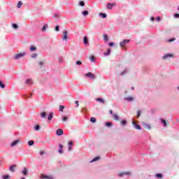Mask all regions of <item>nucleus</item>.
I'll return each instance as SVG.
<instances>
[{"instance_id": "f257e3e1", "label": "nucleus", "mask_w": 179, "mask_h": 179, "mask_svg": "<svg viewBox=\"0 0 179 179\" xmlns=\"http://www.w3.org/2000/svg\"><path fill=\"white\" fill-rule=\"evenodd\" d=\"M24 55H26V52H21V53H17L16 55H15L13 58V59H20V58H23V57H24Z\"/></svg>"}, {"instance_id": "f03ea898", "label": "nucleus", "mask_w": 179, "mask_h": 179, "mask_svg": "<svg viewBox=\"0 0 179 179\" xmlns=\"http://www.w3.org/2000/svg\"><path fill=\"white\" fill-rule=\"evenodd\" d=\"M131 40L129 39H124L122 42L120 43V47L124 48V45H127V44L129 43Z\"/></svg>"}, {"instance_id": "7ed1b4c3", "label": "nucleus", "mask_w": 179, "mask_h": 179, "mask_svg": "<svg viewBox=\"0 0 179 179\" xmlns=\"http://www.w3.org/2000/svg\"><path fill=\"white\" fill-rule=\"evenodd\" d=\"M85 76H86V78H90V79H96V75L93 74L92 72L85 73Z\"/></svg>"}, {"instance_id": "20e7f679", "label": "nucleus", "mask_w": 179, "mask_h": 179, "mask_svg": "<svg viewBox=\"0 0 179 179\" xmlns=\"http://www.w3.org/2000/svg\"><path fill=\"white\" fill-rule=\"evenodd\" d=\"M62 40H63V41L68 40V31L64 30L63 31Z\"/></svg>"}, {"instance_id": "39448f33", "label": "nucleus", "mask_w": 179, "mask_h": 179, "mask_svg": "<svg viewBox=\"0 0 179 179\" xmlns=\"http://www.w3.org/2000/svg\"><path fill=\"white\" fill-rule=\"evenodd\" d=\"M25 85H27V86H31V85H33V80L31 78L25 80Z\"/></svg>"}, {"instance_id": "423d86ee", "label": "nucleus", "mask_w": 179, "mask_h": 179, "mask_svg": "<svg viewBox=\"0 0 179 179\" xmlns=\"http://www.w3.org/2000/svg\"><path fill=\"white\" fill-rule=\"evenodd\" d=\"M41 179H54V177H52V176H48V175L42 174L41 176Z\"/></svg>"}, {"instance_id": "0eeeda50", "label": "nucleus", "mask_w": 179, "mask_h": 179, "mask_svg": "<svg viewBox=\"0 0 179 179\" xmlns=\"http://www.w3.org/2000/svg\"><path fill=\"white\" fill-rule=\"evenodd\" d=\"M83 44L84 45H89V38L87 36H85L83 38Z\"/></svg>"}, {"instance_id": "6e6552de", "label": "nucleus", "mask_w": 179, "mask_h": 179, "mask_svg": "<svg viewBox=\"0 0 179 179\" xmlns=\"http://www.w3.org/2000/svg\"><path fill=\"white\" fill-rule=\"evenodd\" d=\"M22 174L24 176L29 175V169H27V167L23 168V170L22 171Z\"/></svg>"}, {"instance_id": "1a4fd4ad", "label": "nucleus", "mask_w": 179, "mask_h": 179, "mask_svg": "<svg viewBox=\"0 0 179 179\" xmlns=\"http://www.w3.org/2000/svg\"><path fill=\"white\" fill-rule=\"evenodd\" d=\"M173 57H174V55L173 54L171 53H168L166 54L165 55L163 56V59H167L169 58H173Z\"/></svg>"}, {"instance_id": "9d476101", "label": "nucleus", "mask_w": 179, "mask_h": 179, "mask_svg": "<svg viewBox=\"0 0 179 179\" xmlns=\"http://www.w3.org/2000/svg\"><path fill=\"white\" fill-rule=\"evenodd\" d=\"M56 135L57 136H62V135H64V130L62 129H59L56 131Z\"/></svg>"}, {"instance_id": "9b49d317", "label": "nucleus", "mask_w": 179, "mask_h": 179, "mask_svg": "<svg viewBox=\"0 0 179 179\" xmlns=\"http://www.w3.org/2000/svg\"><path fill=\"white\" fill-rule=\"evenodd\" d=\"M59 148L58 153L62 155V153H64V145L62 144H59Z\"/></svg>"}, {"instance_id": "f8f14e48", "label": "nucleus", "mask_w": 179, "mask_h": 179, "mask_svg": "<svg viewBox=\"0 0 179 179\" xmlns=\"http://www.w3.org/2000/svg\"><path fill=\"white\" fill-rule=\"evenodd\" d=\"M19 142H20V140H19V139L13 141L10 144L11 148H14V146H16V145H17V143H19Z\"/></svg>"}, {"instance_id": "ddd939ff", "label": "nucleus", "mask_w": 179, "mask_h": 179, "mask_svg": "<svg viewBox=\"0 0 179 179\" xmlns=\"http://www.w3.org/2000/svg\"><path fill=\"white\" fill-rule=\"evenodd\" d=\"M113 6H115V3H108L107 5H106V8L107 9H113Z\"/></svg>"}, {"instance_id": "4468645a", "label": "nucleus", "mask_w": 179, "mask_h": 179, "mask_svg": "<svg viewBox=\"0 0 179 179\" xmlns=\"http://www.w3.org/2000/svg\"><path fill=\"white\" fill-rule=\"evenodd\" d=\"M54 117V113L52 112H50L49 114H48V121H51L52 120V117Z\"/></svg>"}, {"instance_id": "2eb2a0df", "label": "nucleus", "mask_w": 179, "mask_h": 179, "mask_svg": "<svg viewBox=\"0 0 179 179\" xmlns=\"http://www.w3.org/2000/svg\"><path fill=\"white\" fill-rule=\"evenodd\" d=\"M130 174L129 172H122L119 173V177H124V176H129Z\"/></svg>"}, {"instance_id": "dca6fc26", "label": "nucleus", "mask_w": 179, "mask_h": 179, "mask_svg": "<svg viewBox=\"0 0 179 179\" xmlns=\"http://www.w3.org/2000/svg\"><path fill=\"white\" fill-rule=\"evenodd\" d=\"M68 145H69L68 150H69V152H71L72 150V145H73V142L69 141Z\"/></svg>"}, {"instance_id": "f3484780", "label": "nucleus", "mask_w": 179, "mask_h": 179, "mask_svg": "<svg viewBox=\"0 0 179 179\" xmlns=\"http://www.w3.org/2000/svg\"><path fill=\"white\" fill-rule=\"evenodd\" d=\"M96 101H99V103H101L102 104H104L106 103V101H104L103 98H100V97L96 98Z\"/></svg>"}, {"instance_id": "a211bd4d", "label": "nucleus", "mask_w": 179, "mask_h": 179, "mask_svg": "<svg viewBox=\"0 0 179 179\" xmlns=\"http://www.w3.org/2000/svg\"><path fill=\"white\" fill-rule=\"evenodd\" d=\"M132 124H133V125H134L136 129H138L139 131H141V129H142V127H141V125L136 124L135 123V122H132Z\"/></svg>"}, {"instance_id": "6ab92c4d", "label": "nucleus", "mask_w": 179, "mask_h": 179, "mask_svg": "<svg viewBox=\"0 0 179 179\" xmlns=\"http://www.w3.org/2000/svg\"><path fill=\"white\" fill-rule=\"evenodd\" d=\"M124 100H125V101H129V102L134 101V97H132V96H127V97H125L124 99Z\"/></svg>"}, {"instance_id": "aec40b11", "label": "nucleus", "mask_w": 179, "mask_h": 179, "mask_svg": "<svg viewBox=\"0 0 179 179\" xmlns=\"http://www.w3.org/2000/svg\"><path fill=\"white\" fill-rule=\"evenodd\" d=\"M41 117L43 119L47 118V112H41L40 113Z\"/></svg>"}, {"instance_id": "412c9836", "label": "nucleus", "mask_w": 179, "mask_h": 179, "mask_svg": "<svg viewBox=\"0 0 179 179\" xmlns=\"http://www.w3.org/2000/svg\"><path fill=\"white\" fill-rule=\"evenodd\" d=\"M160 121L162 125L164 127V128H166V127H167V122H166V120L161 118Z\"/></svg>"}, {"instance_id": "4be33fe9", "label": "nucleus", "mask_w": 179, "mask_h": 179, "mask_svg": "<svg viewBox=\"0 0 179 179\" xmlns=\"http://www.w3.org/2000/svg\"><path fill=\"white\" fill-rule=\"evenodd\" d=\"M99 16H100V17H102V19H106V17H107V14L104 13H99Z\"/></svg>"}, {"instance_id": "5701e85b", "label": "nucleus", "mask_w": 179, "mask_h": 179, "mask_svg": "<svg viewBox=\"0 0 179 179\" xmlns=\"http://www.w3.org/2000/svg\"><path fill=\"white\" fill-rule=\"evenodd\" d=\"M98 160H100V157H99V156L95 157L94 159H92L90 161V163H94V162H98Z\"/></svg>"}, {"instance_id": "b1692460", "label": "nucleus", "mask_w": 179, "mask_h": 179, "mask_svg": "<svg viewBox=\"0 0 179 179\" xmlns=\"http://www.w3.org/2000/svg\"><path fill=\"white\" fill-rule=\"evenodd\" d=\"M109 40L108 38V35H107V34H103V41H105V43H107Z\"/></svg>"}, {"instance_id": "393cba45", "label": "nucleus", "mask_w": 179, "mask_h": 179, "mask_svg": "<svg viewBox=\"0 0 179 179\" xmlns=\"http://www.w3.org/2000/svg\"><path fill=\"white\" fill-rule=\"evenodd\" d=\"M128 69H124L121 73H120V76H124V75H125V73H128Z\"/></svg>"}, {"instance_id": "a878e982", "label": "nucleus", "mask_w": 179, "mask_h": 179, "mask_svg": "<svg viewBox=\"0 0 179 179\" xmlns=\"http://www.w3.org/2000/svg\"><path fill=\"white\" fill-rule=\"evenodd\" d=\"M15 167H16V165H11L9 167V170L11 171V173H15Z\"/></svg>"}, {"instance_id": "bb28decb", "label": "nucleus", "mask_w": 179, "mask_h": 179, "mask_svg": "<svg viewBox=\"0 0 179 179\" xmlns=\"http://www.w3.org/2000/svg\"><path fill=\"white\" fill-rule=\"evenodd\" d=\"M12 27L15 30H17V29H19V25H17V24H16V23H13V24H12Z\"/></svg>"}, {"instance_id": "cd10ccee", "label": "nucleus", "mask_w": 179, "mask_h": 179, "mask_svg": "<svg viewBox=\"0 0 179 179\" xmlns=\"http://www.w3.org/2000/svg\"><path fill=\"white\" fill-rule=\"evenodd\" d=\"M47 29H48V24H45L43 25V27H42L41 30H42V31H45L47 30Z\"/></svg>"}, {"instance_id": "c85d7f7f", "label": "nucleus", "mask_w": 179, "mask_h": 179, "mask_svg": "<svg viewBox=\"0 0 179 179\" xmlns=\"http://www.w3.org/2000/svg\"><path fill=\"white\" fill-rule=\"evenodd\" d=\"M120 124L122 127H125V125H127V120H122L121 122H120Z\"/></svg>"}, {"instance_id": "c756f323", "label": "nucleus", "mask_w": 179, "mask_h": 179, "mask_svg": "<svg viewBox=\"0 0 179 179\" xmlns=\"http://www.w3.org/2000/svg\"><path fill=\"white\" fill-rule=\"evenodd\" d=\"M106 57L110 55L111 54V49H108L106 52L103 53Z\"/></svg>"}, {"instance_id": "7c9ffc66", "label": "nucleus", "mask_w": 179, "mask_h": 179, "mask_svg": "<svg viewBox=\"0 0 179 179\" xmlns=\"http://www.w3.org/2000/svg\"><path fill=\"white\" fill-rule=\"evenodd\" d=\"M105 125L106 127H107L108 128H110V127L113 126V123L110 122H105Z\"/></svg>"}, {"instance_id": "2f4dec72", "label": "nucleus", "mask_w": 179, "mask_h": 179, "mask_svg": "<svg viewBox=\"0 0 179 179\" xmlns=\"http://www.w3.org/2000/svg\"><path fill=\"white\" fill-rule=\"evenodd\" d=\"M82 15H84L85 17H86V16H87V15H89V11L85 10H83V11L82 12Z\"/></svg>"}, {"instance_id": "473e14b6", "label": "nucleus", "mask_w": 179, "mask_h": 179, "mask_svg": "<svg viewBox=\"0 0 179 179\" xmlns=\"http://www.w3.org/2000/svg\"><path fill=\"white\" fill-rule=\"evenodd\" d=\"M155 177H156L157 178H160V179H162V178H163V174H162V173H156V174H155Z\"/></svg>"}, {"instance_id": "72a5a7b5", "label": "nucleus", "mask_w": 179, "mask_h": 179, "mask_svg": "<svg viewBox=\"0 0 179 179\" xmlns=\"http://www.w3.org/2000/svg\"><path fill=\"white\" fill-rule=\"evenodd\" d=\"M36 50H37V48H36V46H34L33 45L30 46V51L31 52L36 51Z\"/></svg>"}, {"instance_id": "f704fd0d", "label": "nucleus", "mask_w": 179, "mask_h": 179, "mask_svg": "<svg viewBox=\"0 0 179 179\" xmlns=\"http://www.w3.org/2000/svg\"><path fill=\"white\" fill-rule=\"evenodd\" d=\"M5 83H3V82H2V80H0V87L1 89H5Z\"/></svg>"}, {"instance_id": "c9c22d12", "label": "nucleus", "mask_w": 179, "mask_h": 179, "mask_svg": "<svg viewBox=\"0 0 179 179\" xmlns=\"http://www.w3.org/2000/svg\"><path fill=\"white\" fill-rule=\"evenodd\" d=\"M22 4H23V3H22V1H18L17 4V9H20V8L22 7Z\"/></svg>"}, {"instance_id": "e433bc0d", "label": "nucleus", "mask_w": 179, "mask_h": 179, "mask_svg": "<svg viewBox=\"0 0 179 179\" xmlns=\"http://www.w3.org/2000/svg\"><path fill=\"white\" fill-rule=\"evenodd\" d=\"M173 41H176V38H171L166 41L167 43H173Z\"/></svg>"}, {"instance_id": "4c0bfd02", "label": "nucleus", "mask_w": 179, "mask_h": 179, "mask_svg": "<svg viewBox=\"0 0 179 179\" xmlns=\"http://www.w3.org/2000/svg\"><path fill=\"white\" fill-rule=\"evenodd\" d=\"M28 145H29V146H33V145H34V141H33V140L29 141Z\"/></svg>"}, {"instance_id": "58836bf2", "label": "nucleus", "mask_w": 179, "mask_h": 179, "mask_svg": "<svg viewBox=\"0 0 179 179\" xmlns=\"http://www.w3.org/2000/svg\"><path fill=\"white\" fill-rule=\"evenodd\" d=\"M64 108H65V106L60 105L59 106V111H60L61 113L64 112Z\"/></svg>"}, {"instance_id": "ea45409f", "label": "nucleus", "mask_w": 179, "mask_h": 179, "mask_svg": "<svg viewBox=\"0 0 179 179\" xmlns=\"http://www.w3.org/2000/svg\"><path fill=\"white\" fill-rule=\"evenodd\" d=\"M90 122H93V123L96 122V117H90Z\"/></svg>"}, {"instance_id": "a19ab883", "label": "nucleus", "mask_w": 179, "mask_h": 179, "mask_svg": "<svg viewBox=\"0 0 179 179\" xmlns=\"http://www.w3.org/2000/svg\"><path fill=\"white\" fill-rule=\"evenodd\" d=\"M78 5H79V6H85V1H80L78 2Z\"/></svg>"}, {"instance_id": "79ce46f5", "label": "nucleus", "mask_w": 179, "mask_h": 179, "mask_svg": "<svg viewBox=\"0 0 179 179\" xmlns=\"http://www.w3.org/2000/svg\"><path fill=\"white\" fill-rule=\"evenodd\" d=\"M2 178L3 179H10V177L9 176V175H3V176H2Z\"/></svg>"}, {"instance_id": "37998d69", "label": "nucleus", "mask_w": 179, "mask_h": 179, "mask_svg": "<svg viewBox=\"0 0 179 179\" xmlns=\"http://www.w3.org/2000/svg\"><path fill=\"white\" fill-rule=\"evenodd\" d=\"M35 131H40V125L36 124L34 126Z\"/></svg>"}, {"instance_id": "c03bdc74", "label": "nucleus", "mask_w": 179, "mask_h": 179, "mask_svg": "<svg viewBox=\"0 0 179 179\" xmlns=\"http://www.w3.org/2000/svg\"><path fill=\"white\" fill-rule=\"evenodd\" d=\"M62 121H63L64 122H66V121H68V117L66 116H63Z\"/></svg>"}, {"instance_id": "a18cd8bd", "label": "nucleus", "mask_w": 179, "mask_h": 179, "mask_svg": "<svg viewBox=\"0 0 179 179\" xmlns=\"http://www.w3.org/2000/svg\"><path fill=\"white\" fill-rule=\"evenodd\" d=\"M53 17L55 19H59V15H58V13H55L53 14Z\"/></svg>"}, {"instance_id": "49530a36", "label": "nucleus", "mask_w": 179, "mask_h": 179, "mask_svg": "<svg viewBox=\"0 0 179 179\" xmlns=\"http://www.w3.org/2000/svg\"><path fill=\"white\" fill-rule=\"evenodd\" d=\"M113 118L115 120V121H118V120H120V117L115 114L113 115Z\"/></svg>"}, {"instance_id": "de8ad7c7", "label": "nucleus", "mask_w": 179, "mask_h": 179, "mask_svg": "<svg viewBox=\"0 0 179 179\" xmlns=\"http://www.w3.org/2000/svg\"><path fill=\"white\" fill-rule=\"evenodd\" d=\"M31 96H33V94H29V96L27 95H24V99H29L30 97H31Z\"/></svg>"}, {"instance_id": "09e8293b", "label": "nucleus", "mask_w": 179, "mask_h": 179, "mask_svg": "<svg viewBox=\"0 0 179 179\" xmlns=\"http://www.w3.org/2000/svg\"><path fill=\"white\" fill-rule=\"evenodd\" d=\"M59 62L60 64H62V62H64V57H59Z\"/></svg>"}, {"instance_id": "8fccbe9b", "label": "nucleus", "mask_w": 179, "mask_h": 179, "mask_svg": "<svg viewBox=\"0 0 179 179\" xmlns=\"http://www.w3.org/2000/svg\"><path fill=\"white\" fill-rule=\"evenodd\" d=\"M173 17H175V19H179V13H175L173 15Z\"/></svg>"}, {"instance_id": "3c124183", "label": "nucleus", "mask_w": 179, "mask_h": 179, "mask_svg": "<svg viewBox=\"0 0 179 179\" xmlns=\"http://www.w3.org/2000/svg\"><path fill=\"white\" fill-rule=\"evenodd\" d=\"M90 59L91 62H94V61H95V59H94V56H91V57H90Z\"/></svg>"}, {"instance_id": "603ef678", "label": "nucleus", "mask_w": 179, "mask_h": 179, "mask_svg": "<svg viewBox=\"0 0 179 179\" xmlns=\"http://www.w3.org/2000/svg\"><path fill=\"white\" fill-rule=\"evenodd\" d=\"M31 58H37V53H34L31 55Z\"/></svg>"}, {"instance_id": "864d4df0", "label": "nucleus", "mask_w": 179, "mask_h": 179, "mask_svg": "<svg viewBox=\"0 0 179 179\" xmlns=\"http://www.w3.org/2000/svg\"><path fill=\"white\" fill-rule=\"evenodd\" d=\"M55 31H59V25H57V26L55 27Z\"/></svg>"}, {"instance_id": "5fc2aeb1", "label": "nucleus", "mask_w": 179, "mask_h": 179, "mask_svg": "<svg viewBox=\"0 0 179 179\" xmlns=\"http://www.w3.org/2000/svg\"><path fill=\"white\" fill-rule=\"evenodd\" d=\"M38 65H39V66H43V65H44V62H43V61L38 62Z\"/></svg>"}, {"instance_id": "6e6d98bb", "label": "nucleus", "mask_w": 179, "mask_h": 179, "mask_svg": "<svg viewBox=\"0 0 179 179\" xmlns=\"http://www.w3.org/2000/svg\"><path fill=\"white\" fill-rule=\"evenodd\" d=\"M76 65H82V62L78 60L76 62Z\"/></svg>"}, {"instance_id": "4d7b16f0", "label": "nucleus", "mask_w": 179, "mask_h": 179, "mask_svg": "<svg viewBox=\"0 0 179 179\" xmlns=\"http://www.w3.org/2000/svg\"><path fill=\"white\" fill-rule=\"evenodd\" d=\"M75 103L76 105V108H78V107H79V101H76Z\"/></svg>"}, {"instance_id": "13d9d810", "label": "nucleus", "mask_w": 179, "mask_h": 179, "mask_svg": "<svg viewBox=\"0 0 179 179\" xmlns=\"http://www.w3.org/2000/svg\"><path fill=\"white\" fill-rule=\"evenodd\" d=\"M141 117V110L137 111V118H139Z\"/></svg>"}, {"instance_id": "bf43d9fd", "label": "nucleus", "mask_w": 179, "mask_h": 179, "mask_svg": "<svg viewBox=\"0 0 179 179\" xmlns=\"http://www.w3.org/2000/svg\"><path fill=\"white\" fill-rule=\"evenodd\" d=\"M108 45H109V47H114V43L110 42V43H108Z\"/></svg>"}, {"instance_id": "052dcab7", "label": "nucleus", "mask_w": 179, "mask_h": 179, "mask_svg": "<svg viewBox=\"0 0 179 179\" xmlns=\"http://www.w3.org/2000/svg\"><path fill=\"white\" fill-rule=\"evenodd\" d=\"M155 20H157V22H160V20H162V18L160 17H157L155 18Z\"/></svg>"}, {"instance_id": "680f3d73", "label": "nucleus", "mask_w": 179, "mask_h": 179, "mask_svg": "<svg viewBox=\"0 0 179 179\" xmlns=\"http://www.w3.org/2000/svg\"><path fill=\"white\" fill-rule=\"evenodd\" d=\"M45 152H44V151H41L40 152V156H44V154H45Z\"/></svg>"}, {"instance_id": "e2e57ef3", "label": "nucleus", "mask_w": 179, "mask_h": 179, "mask_svg": "<svg viewBox=\"0 0 179 179\" xmlns=\"http://www.w3.org/2000/svg\"><path fill=\"white\" fill-rule=\"evenodd\" d=\"M145 128H147V129H150L151 127L149 124H145Z\"/></svg>"}, {"instance_id": "0e129e2a", "label": "nucleus", "mask_w": 179, "mask_h": 179, "mask_svg": "<svg viewBox=\"0 0 179 179\" xmlns=\"http://www.w3.org/2000/svg\"><path fill=\"white\" fill-rule=\"evenodd\" d=\"M151 22H155V17H150Z\"/></svg>"}, {"instance_id": "69168bd1", "label": "nucleus", "mask_w": 179, "mask_h": 179, "mask_svg": "<svg viewBox=\"0 0 179 179\" xmlns=\"http://www.w3.org/2000/svg\"><path fill=\"white\" fill-rule=\"evenodd\" d=\"M109 114H113V110H109Z\"/></svg>"}, {"instance_id": "338daca9", "label": "nucleus", "mask_w": 179, "mask_h": 179, "mask_svg": "<svg viewBox=\"0 0 179 179\" xmlns=\"http://www.w3.org/2000/svg\"><path fill=\"white\" fill-rule=\"evenodd\" d=\"M134 89H135V88H134V87H131V90H134Z\"/></svg>"}, {"instance_id": "774afa93", "label": "nucleus", "mask_w": 179, "mask_h": 179, "mask_svg": "<svg viewBox=\"0 0 179 179\" xmlns=\"http://www.w3.org/2000/svg\"><path fill=\"white\" fill-rule=\"evenodd\" d=\"M21 179H26V178H24V177H22V178H21Z\"/></svg>"}]
</instances>
